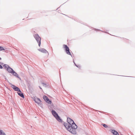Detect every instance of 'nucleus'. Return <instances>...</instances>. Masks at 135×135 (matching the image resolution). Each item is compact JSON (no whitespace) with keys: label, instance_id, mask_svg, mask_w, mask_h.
<instances>
[{"label":"nucleus","instance_id":"1","mask_svg":"<svg viewBox=\"0 0 135 135\" xmlns=\"http://www.w3.org/2000/svg\"><path fill=\"white\" fill-rule=\"evenodd\" d=\"M68 123H64V126L66 129L70 133L73 134H76V129L77 126L74 121L70 118H67Z\"/></svg>","mask_w":135,"mask_h":135},{"label":"nucleus","instance_id":"2","mask_svg":"<svg viewBox=\"0 0 135 135\" xmlns=\"http://www.w3.org/2000/svg\"><path fill=\"white\" fill-rule=\"evenodd\" d=\"M51 112L52 115L58 121L60 122H62V120L59 116L57 113L54 110H52Z\"/></svg>","mask_w":135,"mask_h":135},{"label":"nucleus","instance_id":"3","mask_svg":"<svg viewBox=\"0 0 135 135\" xmlns=\"http://www.w3.org/2000/svg\"><path fill=\"white\" fill-rule=\"evenodd\" d=\"M33 36L35 40H36L37 43L38 44L39 46H40L41 45V38L37 34H35L33 35Z\"/></svg>","mask_w":135,"mask_h":135},{"label":"nucleus","instance_id":"4","mask_svg":"<svg viewBox=\"0 0 135 135\" xmlns=\"http://www.w3.org/2000/svg\"><path fill=\"white\" fill-rule=\"evenodd\" d=\"M3 66L5 68L8 73H11L14 71V70L8 65L4 64L3 65Z\"/></svg>","mask_w":135,"mask_h":135},{"label":"nucleus","instance_id":"5","mask_svg":"<svg viewBox=\"0 0 135 135\" xmlns=\"http://www.w3.org/2000/svg\"><path fill=\"white\" fill-rule=\"evenodd\" d=\"M63 48L65 49V51L66 54L70 55L71 56H72L71 53L69 51V49L68 46L65 45H63Z\"/></svg>","mask_w":135,"mask_h":135},{"label":"nucleus","instance_id":"6","mask_svg":"<svg viewBox=\"0 0 135 135\" xmlns=\"http://www.w3.org/2000/svg\"><path fill=\"white\" fill-rule=\"evenodd\" d=\"M10 84L11 85V88L13 89L15 91L18 92H21V91L20 90V89L18 87L16 86L15 85H13L11 84Z\"/></svg>","mask_w":135,"mask_h":135},{"label":"nucleus","instance_id":"7","mask_svg":"<svg viewBox=\"0 0 135 135\" xmlns=\"http://www.w3.org/2000/svg\"><path fill=\"white\" fill-rule=\"evenodd\" d=\"M43 98L45 100L47 103L49 104H51V101L49 100L47 96L44 95L43 97Z\"/></svg>","mask_w":135,"mask_h":135},{"label":"nucleus","instance_id":"8","mask_svg":"<svg viewBox=\"0 0 135 135\" xmlns=\"http://www.w3.org/2000/svg\"><path fill=\"white\" fill-rule=\"evenodd\" d=\"M34 101L36 103H37L39 105H40L41 104V100L39 98H34Z\"/></svg>","mask_w":135,"mask_h":135},{"label":"nucleus","instance_id":"9","mask_svg":"<svg viewBox=\"0 0 135 135\" xmlns=\"http://www.w3.org/2000/svg\"><path fill=\"white\" fill-rule=\"evenodd\" d=\"M38 50L41 52L44 53L45 54L47 53L48 54V55H49V53L48 51L45 49L44 48H41L40 49H38Z\"/></svg>","mask_w":135,"mask_h":135},{"label":"nucleus","instance_id":"10","mask_svg":"<svg viewBox=\"0 0 135 135\" xmlns=\"http://www.w3.org/2000/svg\"><path fill=\"white\" fill-rule=\"evenodd\" d=\"M11 73L14 76H15L16 78H19L20 80H21V78L19 77L18 75L17 74V73H16L14 70L12 73Z\"/></svg>","mask_w":135,"mask_h":135},{"label":"nucleus","instance_id":"11","mask_svg":"<svg viewBox=\"0 0 135 135\" xmlns=\"http://www.w3.org/2000/svg\"><path fill=\"white\" fill-rule=\"evenodd\" d=\"M111 132L114 135H119L118 133L115 130H112Z\"/></svg>","mask_w":135,"mask_h":135},{"label":"nucleus","instance_id":"12","mask_svg":"<svg viewBox=\"0 0 135 135\" xmlns=\"http://www.w3.org/2000/svg\"><path fill=\"white\" fill-rule=\"evenodd\" d=\"M17 92V93L18 95L21 97L23 98H24V96L23 95V93H22L21 91L19 92Z\"/></svg>","mask_w":135,"mask_h":135},{"label":"nucleus","instance_id":"13","mask_svg":"<svg viewBox=\"0 0 135 135\" xmlns=\"http://www.w3.org/2000/svg\"><path fill=\"white\" fill-rule=\"evenodd\" d=\"M0 135H6L2 131V130H0Z\"/></svg>","mask_w":135,"mask_h":135},{"label":"nucleus","instance_id":"14","mask_svg":"<svg viewBox=\"0 0 135 135\" xmlns=\"http://www.w3.org/2000/svg\"><path fill=\"white\" fill-rule=\"evenodd\" d=\"M4 51L5 50V49L3 48V47L2 46H0V51Z\"/></svg>","mask_w":135,"mask_h":135},{"label":"nucleus","instance_id":"15","mask_svg":"<svg viewBox=\"0 0 135 135\" xmlns=\"http://www.w3.org/2000/svg\"><path fill=\"white\" fill-rule=\"evenodd\" d=\"M42 84L43 86L44 87H47V85L46 84L44 83H42Z\"/></svg>","mask_w":135,"mask_h":135},{"label":"nucleus","instance_id":"16","mask_svg":"<svg viewBox=\"0 0 135 135\" xmlns=\"http://www.w3.org/2000/svg\"><path fill=\"white\" fill-rule=\"evenodd\" d=\"M104 127L105 128H107L108 127L107 125L106 124H102Z\"/></svg>","mask_w":135,"mask_h":135},{"label":"nucleus","instance_id":"17","mask_svg":"<svg viewBox=\"0 0 135 135\" xmlns=\"http://www.w3.org/2000/svg\"><path fill=\"white\" fill-rule=\"evenodd\" d=\"M73 62H74V64H75V65L78 68H80V66H78L77 65H76L75 63V62H74V61H73Z\"/></svg>","mask_w":135,"mask_h":135},{"label":"nucleus","instance_id":"18","mask_svg":"<svg viewBox=\"0 0 135 135\" xmlns=\"http://www.w3.org/2000/svg\"><path fill=\"white\" fill-rule=\"evenodd\" d=\"M3 67L0 64V69H2Z\"/></svg>","mask_w":135,"mask_h":135},{"label":"nucleus","instance_id":"19","mask_svg":"<svg viewBox=\"0 0 135 135\" xmlns=\"http://www.w3.org/2000/svg\"><path fill=\"white\" fill-rule=\"evenodd\" d=\"M4 78H5V80H6L7 79V78H6V77L5 76H4Z\"/></svg>","mask_w":135,"mask_h":135},{"label":"nucleus","instance_id":"20","mask_svg":"<svg viewBox=\"0 0 135 135\" xmlns=\"http://www.w3.org/2000/svg\"><path fill=\"white\" fill-rule=\"evenodd\" d=\"M39 88H40V89H42V88H41V87L40 86H39Z\"/></svg>","mask_w":135,"mask_h":135},{"label":"nucleus","instance_id":"21","mask_svg":"<svg viewBox=\"0 0 135 135\" xmlns=\"http://www.w3.org/2000/svg\"><path fill=\"white\" fill-rule=\"evenodd\" d=\"M1 58L0 57V60H1Z\"/></svg>","mask_w":135,"mask_h":135}]
</instances>
